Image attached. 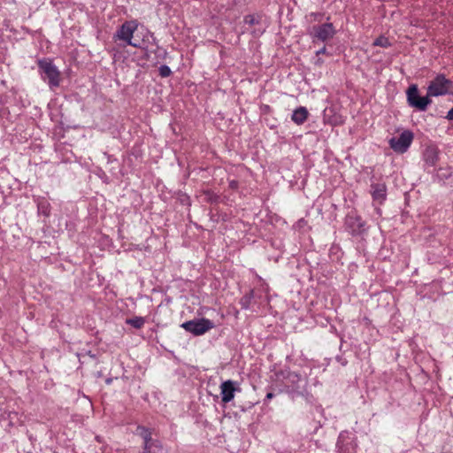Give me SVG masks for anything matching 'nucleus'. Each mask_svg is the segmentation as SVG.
Wrapping results in <instances>:
<instances>
[{
	"label": "nucleus",
	"instance_id": "obj_22",
	"mask_svg": "<svg viewBox=\"0 0 453 453\" xmlns=\"http://www.w3.org/2000/svg\"><path fill=\"white\" fill-rule=\"evenodd\" d=\"M159 74L162 77H168L171 75L172 71L168 65H163L158 69Z\"/></svg>",
	"mask_w": 453,
	"mask_h": 453
},
{
	"label": "nucleus",
	"instance_id": "obj_24",
	"mask_svg": "<svg viewBox=\"0 0 453 453\" xmlns=\"http://www.w3.org/2000/svg\"><path fill=\"white\" fill-rule=\"evenodd\" d=\"M446 118L449 120H453V107L448 111Z\"/></svg>",
	"mask_w": 453,
	"mask_h": 453
},
{
	"label": "nucleus",
	"instance_id": "obj_14",
	"mask_svg": "<svg viewBox=\"0 0 453 453\" xmlns=\"http://www.w3.org/2000/svg\"><path fill=\"white\" fill-rule=\"evenodd\" d=\"M307 118H308L307 109L305 107L301 106L294 111L291 119L296 124L302 125L305 122Z\"/></svg>",
	"mask_w": 453,
	"mask_h": 453
},
{
	"label": "nucleus",
	"instance_id": "obj_1",
	"mask_svg": "<svg viewBox=\"0 0 453 453\" xmlns=\"http://www.w3.org/2000/svg\"><path fill=\"white\" fill-rule=\"evenodd\" d=\"M138 28V22L135 19L125 21L113 35L115 41H121L125 45L141 48L142 43L134 38V34Z\"/></svg>",
	"mask_w": 453,
	"mask_h": 453
},
{
	"label": "nucleus",
	"instance_id": "obj_11",
	"mask_svg": "<svg viewBox=\"0 0 453 453\" xmlns=\"http://www.w3.org/2000/svg\"><path fill=\"white\" fill-rule=\"evenodd\" d=\"M287 381L290 384V391L298 395L302 394L304 388L301 375L296 372H290L287 376Z\"/></svg>",
	"mask_w": 453,
	"mask_h": 453
},
{
	"label": "nucleus",
	"instance_id": "obj_9",
	"mask_svg": "<svg viewBox=\"0 0 453 453\" xmlns=\"http://www.w3.org/2000/svg\"><path fill=\"white\" fill-rule=\"evenodd\" d=\"M336 446L338 453H356L355 438L348 431H343L339 434Z\"/></svg>",
	"mask_w": 453,
	"mask_h": 453
},
{
	"label": "nucleus",
	"instance_id": "obj_4",
	"mask_svg": "<svg viewBox=\"0 0 453 453\" xmlns=\"http://www.w3.org/2000/svg\"><path fill=\"white\" fill-rule=\"evenodd\" d=\"M181 327L194 335H203L214 327V323L203 318L186 321L181 325Z\"/></svg>",
	"mask_w": 453,
	"mask_h": 453
},
{
	"label": "nucleus",
	"instance_id": "obj_3",
	"mask_svg": "<svg viewBox=\"0 0 453 453\" xmlns=\"http://www.w3.org/2000/svg\"><path fill=\"white\" fill-rule=\"evenodd\" d=\"M336 34V29L333 23L326 22L320 25L313 26L310 31L309 35L312 39V42L319 41L322 42H326L331 40Z\"/></svg>",
	"mask_w": 453,
	"mask_h": 453
},
{
	"label": "nucleus",
	"instance_id": "obj_12",
	"mask_svg": "<svg viewBox=\"0 0 453 453\" xmlns=\"http://www.w3.org/2000/svg\"><path fill=\"white\" fill-rule=\"evenodd\" d=\"M37 204L38 213L43 215L45 217H49L50 215L51 206L49 201L42 196H38L35 199Z\"/></svg>",
	"mask_w": 453,
	"mask_h": 453
},
{
	"label": "nucleus",
	"instance_id": "obj_8",
	"mask_svg": "<svg viewBox=\"0 0 453 453\" xmlns=\"http://www.w3.org/2000/svg\"><path fill=\"white\" fill-rule=\"evenodd\" d=\"M344 225L346 230L352 235H359L365 231V222L354 211L347 214Z\"/></svg>",
	"mask_w": 453,
	"mask_h": 453
},
{
	"label": "nucleus",
	"instance_id": "obj_23",
	"mask_svg": "<svg viewBox=\"0 0 453 453\" xmlns=\"http://www.w3.org/2000/svg\"><path fill=\"white\" fill-rule=\"evenodd\" d=\"M265 31V28L264 27H258L257 29H255L252 31V34L255 35V36H259L261 35Z\"/></svg>",
	"mask_w": 453,
	"mask_h": 453
},
{
	"label": "nucleus",
	"instance_id": "obj_5",
	"mask_svg": "<svg viewBox=\"0 0 453 453\" xmlns=\"http://www.w3.org/2000/svg\"><path fill=\"white\" fill-rule=\"evenodd\" d=\"M413 133L410 130L403 131L399 137H392L389 141L390 148L396 153H404L410 148L413 141Z\"/></svg>",
	"mask_w": 453,
	"mask_h": 453
},
{
	"label": "nucleus",
	"instance_id": "obj_17",
	"mask_svg": "<svg viewBox=\"0 0 453 453\" xmlns=\"http://www.w3.org/2000/svg\"><path fill=\"white\" fill-rule=\"evenodd\" d=\"M137 433L143 439V446L156 441L155 439L151 438L150 431L144 426H138Z\"/></svg>",
	"mask_w": 453,
	"mask_h": 453
},
{
	"label": "nucleus",
	"instance_id": "obj_6",
	"mask_svg": "<svg viewBox=\"0 0 453 453\" xmlns=\"http://www.w3.org/2000/svg\"><path fill=\"white\" fill-rule=\"evenodd\" d=\"M450 86L451 81L446 79L444 75H437L433 81H430V84L427 88V95L429 97L445 95L449 92Z\"/></svg>",
	"mask_w": 453,
	"mask_h": 453
},
{
	"label": "nucleus",
	"instance_id": "obj_25",
	"mask_svg": "<svg viewBox=\"0 0 453 453\" xmlns=\"http://www.w3.org/2000/svg\"><path fill=\"white\" fill-rule=\"evenodd\" d=\"M273 396H274L273 393H272V392L267 393L266 396H265V402H267V401L273 399Z\"/></svg>",
	"mask_w": 453,
	"mask_h": 453
},
{
	"label": "nucleus",
	"instance_id": "obj_7",
	"mask_svg": "<svg viewBox=\"0 0 453 453\" xmlns=\"http://www.w3.org/2000/svg\"><path fill=\"white\" fill-rule=\"evenodd\" d=\"M407 101L410 106L419 111H426L427 106L432 103L428 95L426 96H419L416 85H411L407 90Z\"/></svg>",
	"mask_w": 453,
	"mask_h": 453
},
{
	"label": "nucleus",
	"instance_id": "obj_2",
	"mask_svg": "<svg viewBox=\"0 0 453 453\" xmlns=\"http://www.w3.org/2000/svg\"><path fill=\"white\" fill-rule=\"evenodd\" d=\"M38 67L41 71V75L43 81H48L50 88L59 86L60 73L57 66L53 65L50 60L40 59L38 61Z\"/></svg>",
	"mask_w": 453,
	"mask_h": 453
},
{
	"label": "nucleus",
	"instance_id": "obj_20",
	"mask_svg": "<svg viewBox=\"0 0 453 453\" xmlns=\"http://www.w3.org/2000/svg\"><path fill=\"white\" fill-rule=\"evenodd\" d=\"M244 23L250 26H259L261 23V17L254 14L247 15L244 17Z\"/></svg>",
	"mask_w": 453,
	"mask_h": 453
},
{
	"label": "nucleus",
	"instance_id": "obj_18",
	"mask_svg": "<svg viewBox=\"0 0 453 453\" xmlns=\"http://www.w3.org/2000/svg\"><path fill=\"white\" fill-rule=\"evenodd\" d=\"M254 298V290H250L245 296H243L240 300V304L242 309H249L251 304V301Z\"/></svg>",
	"mask_w": 453,
	"mask_h": 453
},
{
	"label": "nucleus",
	"instance_id": "obj_26",
	"mask_svg": "<svg viewBox=\"0 0 453 453\" xmlns=\"http://www.w3.org/2000/svg\"><path fill=\"white\" fill-rule=\"evenodd\" d=\"M326 52V47H323V48H321L320 50H319L316 52V54H317V55H320V54H325Z\"/></svg>",
	"mask_w": 453,
	"mask_h": 453
},
{
	"label": "nucleus",
	"instance_id": "obj_13",
	"mask_svg": "<svg viewBox=\"0 0 453 453\" xmlns=\"http://www.w3.org/2000/svg\"><path fill=\"white\" fill-rule=\"evenodd\" d=\"M386 186L384 184L372 185V198L380 203H382L386 198Z\"/></svg>",
	"mask_w": 453,
	"mask_h": 453
},
{
	"label": "nucleus",
	"instance_id": "obj_15",
	"mask_svg": "<svg viewBox=\"0 0 453 453\" xmlns=\"http://www.w3.org/2000/svg\"><path fill=\"white\" fill-rule=\"evenodd\" d=\"M424 160L428 165H434L438 160V151L434 147H428L424 152Z\"/></svg>",
	"mask_w": 453,
	"mask_h": 453
},
{
	"label": "nucleus",
	"instance_id": "obj_16",
	"mask_svg": "<svg viewBox=\"0 0 453 453\" xmlns=\"http://www.w3.org/2000/svg\"><path fill=\"white\" fill-rule=\"evenodd\" d=\"M142 453H163V446L161 442L157 440L150 444H145Z\"/></svg>",
	"mask_w": 453,
	"mask_h": 453
},
{
	"label": "nucleus",
	"instance_id": "obj_19",
	"mask_svg": "<svg viewBox=\"0 0 453 453\" xmlns=\"http://www.w3.org/2000/svg\"><path fill=\"white\" fill-rule=\"evenodd\" d=\"M127 324L134 326V328H142L145 323V319L142 317H134L128 319L126 321Z\"/></svg>",
	"mask_w": 453,
	"mask_h": 453
},
{
	"label": "nucleus",
	"instance_id": "obj_10",
	"mask_svg": "<svg viewBox=\"0 0 453 453\" xmlns=\"http://www.w3.org/2000/svg\"><path fill=\"white\" fill-rule=\"evenodd\" d=\"M220 395L223 403H227L234 398V394L240 391L237 382L228 380L220 384Z\"/></svg>",
	"mask_w": 453,
	"mask_h": 453
},
{
	"label": "nucleus",
	"instance_id": "obj_27",
	"mask_svg": "<svg viewBox=\"0 0 453 453\" xmlns=\"http://www.w3.org/2000/svg\"><path fill=\"white\" fill-rule=\"evenodd\" d=\"M311 15H312V16H314L315 18H317V17L320 16V14H319V13H311Z\"/></svg>",
	"mask_w": 453,
	"mask_h": 453
},
{
	"label": "nucleus",
	"instance_id": "obj_21",
	"mask_svg": "<svg viewBox=\"0 0 453 453\" xmlns=\"http://www.w3.org/2000/svg\"><path fill=\"white\" fill-rule=\"evenodd\" d=\"M374 46H380L382 48H388L391 46L389 40L385 36H380L373 42Z\"/></svg>",
	"mask_w": 453,
	"mask_h": 453
}]
</instances>
